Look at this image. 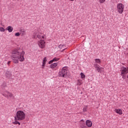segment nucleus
Instances as JSON below:
<instances>
[{"label":"nucleus","mask_w":128,"mask_h":128,"mask_svg":"<svg viewBox=\"0 0 128 128\" xmlns=\"http://www.w3.org/2000/svg\"><path fill=\"white\" fill-rule=\"evenodd\" d=\"M12 59L13 62L16 64H18V62H23L24 60V52L22 49H16L12 52Z\"/></svg>","instance_id":"nucleus-1"},{"label":"nucleus","mask_w":128,"mask_h":128,"mask_svg":"<svg viewBox=\"0 0 128 128\" xmlns=\"http://www.w3.org/2000/svg\"><path fill=\"white\" fill-rule=\"evenodd\" d=\"M26 118L25 112L21 110H19L16 112L14 116L15 120L23 121Z\"/></svg>","instance_id":"nucleus-2"},{"label":"nucleus","mask_w":128,"mask_h":128,"mask_svg":"<svg viewBox=\"0 0 128 128\" xmlns=\"http://www.w3.org/2000/svg\"><path fill=\"white\" fill-rule=\"evenodd\" d=\"M68 68L67 67H63L58 72V76L60 78H66L68 76Z\"/></svg>","instance_id":"nucleus-3"},{"label":"nucleus","mask_w":128,"mask_h":128,"mask_svg":"<svg viewBox=\"0 0 128 128\" xmlns=\"http://www.w3.org/2000/svg\"><path fill=\"white\" fill-rule=\"evenodd\" d=\"M124 5L122 4L118 3L117 4L116 10L118 13L122 14L124 11Z\"/></svg>","instance_id":"nucleus-4"},{"label":"nucleus","mask_w":128,"mask_h":128,"mask_svg":"<svg viewBox=\"0 0 128 128\" xmlns=\"http://www.w3.org/2000/svg\"><path fill=\"white\" fill-rule=\"evenodd\" d=\"M120 76L124 78L126 77V75L128 73V68L122 66L120 69Z\"/></svg>","instance_id":"nucleus-5"},{"label":"nucleus","mask_w":128,"mask_h":128,"mask_svg":"<svg viewBox=\"0 0 128 128\" xmlns=\"http://www.w3.org/2000/svg\"><path fill=\"white\" fill-rule=\"evenodd\" d=\"M38 44L39 47L42 49L44 48L46 46V42L44 40H42V38H40V40H38Z\"/></svg>","instance_id":"nucleus-6"},{"label":"nucleus","mask_w":128,"mask_h":128,"mask_svg":"<svg viewBox=\"0 0 128 128\" xmlns=\"http://www.w3.org/2000/svg\"><path fill=\"white\" fill-rule=\"evenodd\" d=\"M94 67L98 72L102 73L104 72V68L100 66L97 64H94Z\"/></svg>","instance_id":"nucleus-7"},{"label":"nucleus","mask_w":128,"mask_h":128,"mask_svg":"<svg viewBox=\"0 0 128 128\" xmlns=\"http://www.w3.org/2000/svg\"><path fill=\"white\" fill-rule=\"evenodd\" d=\"M2 95L5 96L6 98H14V94H12V93L10 92H8V91H6L4 92L3 94Z\"/></svg>","instance_id":"nucleus-8"},{"label":"nucleus","mask_w":128,"mask_h":128,"mask_svg":"<svg viewBox=\"0 0 128 128\" xmlns=\"http://www.w3.org/2000/svg\"><path fill=\"white\" fill-rule=\"evenodd\" d=\"M86 125L88 127L90 128L92 126V122L90 120H86Z\"/></svg>","instance_id":"nucleus-9"},{"label":"nucleus","mask_w":128,"mask_h":128,"mask_svg":"<svg viewBox=\"0 0 128 128\" xmlns=\"http://www.w3.org/2000/svg\"><path fill=\"white\" fill-rule=\"evenodd\" d=\"M60 58H53V60H50L49 62H48V64H52L53 62H58V60H59Z\"/></svg>","instance_id":"nucleus-10"},{"label":"nucleus","mask_w":128,"mask_h":128,"mask_svg":"<svg viewBox=\"0 0 128 128\" xmlns=\"http://www.w3.org/2000/svg\"><path fill=\"white\" fill-rule=\"evenodd\" d=\"M6 30L8 32H12L14 30V28L12 26H8L7 27Z\"/></svg>","instance_id":"nucleus-11"},{"label":"nucleus","mask_w":128,"mask_h":128,"mask_svg":"<svg viewBox=\"0 0 128 128\" xmlns=\"http://www.w3.org/2000/svg\"><path fill=\"white\" fill-rule=\"evenodd\" d=\"M115 112H116V114H118L120 115H122V109H115Z\"/></svg>","instance_id":"nucleus-12"},{"label":"nucleus","mask_w":128,"mask_h":128,"mask_svg":"<svg viewBox=\"0 0 128 128\" xmlns=\"http://www.w3.org/2000/svg\"><path fill=\"white\" fill-rule=\"evenodd\" d=\"M57 66H58V63L55 62V63H54V64H52L50 66V67L51 68L53 69V68H56Z\"/></svg>","instance_id":"nucleus-13"},{"label":"nucleus","mask_w":128,"mask_h":128,"mask_svg":"<svg viewBox=\"0 0 128 128\" xmlns=\"http://www.w3.org/2000/svg\"><path fill=\"white\" fill-rule=\"evenodd\" d=\"M26 34V32L24 29H22L20 30V34H21L22 36H25Z\"/></svg>","instance_id":"nucleus-14"},{"label":"nucleus","mask_w":128,"mask_h":128,"mask_svg":"<svg viewBox=\"0 0 128 128\" xmlns=\"http://www.w3.org/2000/svg\"><path fill=\"white\" fill-rule=\"evenodd\" d=\"M37 38L40 40V38L42 40H44L45 39V36L43 35L40 36L37 35Z\"/></svg>","instance_id":"nucleus-15"},{"label":"nucleus","mask_w":128,"mask_h":128,"mask_svg":"<svg viewBox=\"0 0 128 128\" xmlns=\"http://www.w3.org/2000/svg\"><path fill=\"white\" fill-rule=\"evenodd\" d=\"M6 76L7 78H10V76H12V74H10V72H6Z\"/></svg>","instance_id":"nucleus-16"},{"label":"nucleus","mask_w":128,"mask_h":128,"mask_svg":"<svg viewBox=\"0 0 128 128\" xmlns=\"http://www.w3.org/2000/svg\"><path fill=\"white\" fill-rule=\"evenodd\" d=\"M18 121V120H15V121L12 124L14 125H16L18 124V125L20 126V122Z\"/></svg>","instance_id":"nucleus-17"},{"label":"nucleus","mask_w":128,"mask_h":128,"mask_svg":"<svg viewBox=\"0 0 128 128\" xmlns=\"http://www.w3.org/2000/svg\"><path fill=\"white\" fill-rule=\"evenodd\" d=\"M96 62L98 64H100L102 63V61L99 58L95 59Z\"/></svg>","instance_id":"nucleus-18"},{"label":"nucleus","mask_w":128,"mask_h":128,"mask_svg":"<svg viewBox=\"0 0 128 128\" xmlns=\"http://www.w3.org/2000/svg\"><path fill=\"white\" fill-rule=\"evenodd\" d=\"M80 76L82 79H84L86 78V76L84 74L83 72L80 73Z\"/></svg>","instance_id":"nucleus-19"},{"label":"nucleus","mask_w":128,"mask_h":128,"mask_svg":"<svg viewBox=\"0 0 128 128\" xmlns=\"http://www.w3.org/2000/svg\"><path fill=\"white\" fill-rule=\"evenodd\" d=\"M46 61H47L46 58L44 57V60H43L42 64H46Z\"/></svg>","instance_id":"nucleus-20"},{"label":"nucleus","mask_w":128,"mask_h":128,"mask_svg":"<svg viewBox=\"0 0 128 128\" xmlns=\"http://www.w3.org/2000/svg\"><path fill=\"white\" fill-rule=\"evenodd\" d=\"M20 36V32H16V34H15V36H16V37H18V36Z\"/></svg>","instance_id":"nucleus-21"},{"label":"nucleus","mask_w":128,"mask_h":128,"mask_svg":"<svg viewBox=\"0 0 128 128\" xmlns=\"http://www.w3.org/2000/svg\"><path fill=\"white\" fill-rule=\"evenodd\" d=\"M87 108H88L87 106H84V108H83V111H84V112H86V110H87Z\"/></svg>","instance_id":"nucleus-22"},{"label":"nucleus","mask_w":128,"mask_h":128,"mask_svg":"<svg viewBox=\"0 0 128 128\" xmlns=\"http://www.w3.org/2000/svg\"><path fill=\"white\" fill-rule=\"evenodd\" d=\"M82 84V80H78V85L80 86Z\"/></svg>","instance_id":"nucleus-23"},{"label":"nucleus","mask_w":128,"mask_h":128,"mask_svg":"<svg viewBox=\"0 0 128 128\" xmlns=\"http://www.w3.org/2000/svg\"><path fill=\"white\" fill-rule=\"evenodd\" d=\"M106 0H99V2L100 4H104Z\"/></svg>","instance_id":"nucleus-24"},{"label":"nucleus","mask_w":128,"mask_h":128,"mask_svg":"<svg viewBox=\"0 0 128 128\" xmlns=\"http://www.w3.org/2000/svg\"><path fill=\"white\" fill-rule=\"evenodd\" d=\"M1 32H4L5 30L4 28H2L0 30Z\"/></svg>","instance_id":"nucleus-25"},{"label":"nucleus","mask_w":128,"mask_h":128,"mask_svg":"<svg viewBox=\"0 0 128 128\" xmlns=\"http://www.w3.org/2000/svg\"><path fill=\"white\" fill-rule=\"evenodd\" d=\"M45 65H46V64H42V69L44 68Z\"/></svg>","instance_id":"nucleus-26"},{"label":"nucleus","mask_w":128,"mask_h":128,"mask_svg":"<svg viewBox=\"0 0 128 128\" xmlns=\"http://www.w3.org/2000/svg\"><path fill=\"white\" fill-rule=\"evenodd\" d=\"M62 46H63L62 45L60 44V45H59L58 48H62Z\"/></svg>","instance_id":"nucleus-27"},{"label":"nucleus","mask_w":128,"mask_h":128,"mask_svg":"<svg viewBox=\"0 0 128 128\" xmlns=\"http://www.w3.org/2000/svg\"><path fill=\"white\" fill-rule=\"evenodd\" d=\"M81 128H87L86 126H82Z\"/></svg>","instance_id":"nucleus-28"},{"label":"nucleus","mask_w":128,"mask_h":128,"mask_svg":"<svg viewBox=\"0 0 128 128\" xmlns=\"http://www.w3.org/2000/svg\"><path fill=\"white\" fill-rule=\"evenodd\" d=\"M8 65H9L10 64V61L8 62Z\"/></svg>","instance_id":"nucleus-29"},{"label":"nucleus","mask_w":128,"mask_h":128,"mask_svg":"<svg viewBox=\"0 0 128 128\" xmlns=\"http://www.w3.org/2000/svg\"><path fill=\"white\" fill-rule=\"evenodd\" d=\"M70 2H74V0H70Z\"/></svg>","instance_id":"nucleus-30"},{"label":"nucleus","mask_w":128,"mask_h":128,"mask_svg":"<svg viewBox=\"0 0 128 128\" xmlns=\"http://www.w3.org/2000/svg\"><path fill=\"white\" fill-rule=\"evenodd\" d=\"M56 0H52V1H55Z\"/></svg>","instance_id":"nucleus-31"},{"label":"nucleus","mask_w":128,"mask_h":128,"mask_svg":"<svg viewBox=\"0 0 128 128\" xmlns=\"http://www.w3.org/2000/svg\"><path fill=\"white\" fill-rule=\"evenodd\" d=\"M127 78H128V76H127Z\"/></svg>","instance_id":"nucleus-32"}]
</instances>
